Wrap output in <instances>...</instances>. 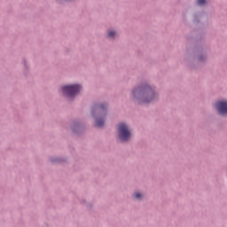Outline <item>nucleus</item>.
<instances>
[{
	"mask_svg": "<svg viewBox=\"0 0 227 227\" xmlns=\"http://www.w3.org/2000/svg\"><path fill=\"white\" fill-rule=\"evenodd\" d=\"M133 95L134 97H137V95H139V97L142 98V101L145 104H150V102H153V100L157 98L155 90H153L150 85L139 87L133 91Z\"/></svg>",
	"mask_w": 227,
	"mask_h": 227,
	"instance_id": "f257e3e1",
	"label": "nucleus"
},
{
	"mask_svg": "<svg viewBox=\"0 0 227 227\" xmlns=\"http://www.w3.org/2000/svg\"><path fill=\"white\" fill-rule=\"evenodd\" d=\"M82 87L79 84H74V85H67L62 87V93L66 97H75L81 91Z\"/></svg>",
	"mask_w": 227,
	"mask_h": 227,
	"instance_id": "f03ea898",
	"label": "nucleus"
},
{
	"mask_svg": "<svg viewBox=\"0 0 227 227\" xmlns=\"http://www.w3.org/2000/svg\"><path fill=\"white\" fill-rule=\"evenodd\" d=\"M118 132L121 141H129L130 139V131L127 124L120 123L118 125Z\"/></svg>",
	"mask_w": 227,
	"mask_h": 227,
	"instance_id": "7ed1b4c3",
	"label": "nucleus"
},
{
	"mask_svg": "<svg viewBox=\"0 0 227 227\" xmlns=\"http://www.w3.org/2000/svg\"><path fill=\"white\" fill-rule=\"evenodd\" d=\"M215 107L219 113V114H222L224 116V114H227V102L226 101H218L215 104Z\"/></svg>",
	"mask_w": 227,
	"mask_h": 227,
	"instance_id": "20e7f679",
	"label": "nucleus"
},
{
	"mask_svg": "<svg viewBox=\"0 0 227 227\" xmlns=\"http://www.w3.org/2000/svg\"><path fill=\"white\" fill-rule=\"evenodd\" d=\"M96 127H104V120L102 119H98L96 121Z\"/></svg>",
	"mask_w": 227,
	"mask_h": 227,
	"instance_id": "39448f33",
	"label": "nucleus"
},
{
	"mask_svg": "<svg viewBox=\"0 0 227 227\" xmlns=\"http://www.w3.org/2000/svg\"><path fill=\"white\" fill-rule=\"evenodd\" d=\"M115 35H116L115 31H113V30L108 31V37L109 38H114Z\"/></svg>",
	"mask_w": 227,
	"mask_h": 227,
	"instance_id": "423d86ee",
	"label": "nucleus"
},
{
	"mask_svg": "<svg viewBox=\"0 0 227 227\" xmlns=\"http://www.w3.org/2000/svg\"><path fill=\"white\" fill-rule=\"evenodd\" d=\"M142 196H143V195H141V193H139V192H136V193L134 194V197H135L137 200H141Z\"/></svg>",
	"mask_w": 227,
	"mask_h": 227,
	"instance_id": "0eeeda50",
	"label": "nucleus"
},
{
	"mask_svg": "<svg viewBox=\"0 0 227 227\" xmlns=\"http://www.w3.org/2000/svg\"><path fill=\"white\" fill-rule=\"evenodd\" d=\"M197 4L199 6H203V4H205V0H197Z\"/></svg>",
	"mask_w": 227,
	"mask_h": 227,
	"instance_id": "6e6552de",
	"label": "nucleus"
},
{
	"mask_svg": "<svg viewBox=\"0 0 227 227\" xmlns=\"http://www.w3.org/2000/svg\"><path fill=\"white\" fill-rule=\"evenodd\" d=\"M98 110H99V111H106V106L100 105V106H98Z\"/></svg>",
	"mask_w": 227,
	"mask_h": 227,
	"instance_id": "1a4fd4ad",
	"label": "nucleus"
}]
</instances>
